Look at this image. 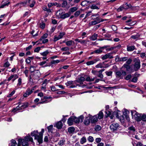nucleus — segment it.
Segmentation results:
<instances>
[{"mask_svg":"<svg viewBox=\"0 0 146 146\" xmlns=\"http://www.w3.org/2000/svg\"><path fill=\"white\" fill-rule=\"evenodd\" d=\"M38 96L40 97V99L39 98H37V103H38V104L47 103L49 102L48 101L47 99H50V101H51V97L50 96L44 97L43 94L42 92L38 93Z\"/></svg>","mask_w":146,"mask_h":146,"instance_id":"f257e3e1","label":"nucleus"},{"mask_svg":"<svg viewBox=\"0 0 146 146\" xmlns=\"http://www.w3.org/2000/svg\"><path fill=\"white\" fill-rule=\"evenodd\" d=\"M18 141L19 143H21L23 146H28V141H31L33 142V138L30 135L26 137L24 139H19Z\"/></svg>","mask_w":146,"mask_h":146,"instance_id":"f03ea898","label":"nucleus"},{"mask_svg":"<svg viewBox=\"0 0 146 146\" xmlns=\"http://www.w3.org/2000/svg\"><path fill=\"white\" fill-rule=\"evenodd\" d=\"M131 113L132 118L138 122H140L141 114L138 113L134 110H131Z\"/></svg>","mask_w":146,"mask_h":146,"instance_id":"7ed1b4c3","label":"nucleus"},{"mask_svg":"<svg viewBox=\"0 0 146 146\" xmlns=\"http://www.w3.org/2000/svg\"><path fill=\"white\" fill-rule=\"evenodd\" d=\"M28 104L27 103H22L20 104L15 108H13L12 110V111L14 112H16L17 110L25 108L28 106Z\"/></svg>","mask_w":146,"mask_h":146,"instance_id":"20e7f679","label":"nucleus"},{"mask_svg":"<svg viewBox=\"0 0 146 146\" xmlns=\"http://www.w3.org/2000/svg\"><path fill=\"white\" fill-rule=\"evenodd\" d=\"M44 131V129H42L41 131L38 133V135H37V140L39 144L42 143L43 142V135Z\"/></svg>","mask_w":146,"mask_h":146,"instance_id":"39448f33","label":"nucleus"},{"mask_svg":"<svg viewBox=\"0 0 146 146\" xmlns=\"http://www.w3.org/2000/svg\"><path fill=\"white\" fill-rule=\"evenodd\" d=\"M126 75V72L124 71H122V72L119 71H117L115 72V76L117 78L122 79L123 76H125Z\"/></svg>","mask_w":146,"mask_h":146,"instance_id":"423d86ee","label":"nucleus"},{"mask_svg":"<svg viewBox=\"0 0 146 146\" xmlns=\"http://www.w3.org/2000/svg\"><path fill=\"white\" fill-rule=\"evenodd\" d=\"M119 128V125L117 123H113L111 124L110 126V128L111 130L115 131H117Z\"/></svg>","mask_w":146,"mask_h":146,"instance_id":"0eeeda50","label":"nucleus"},{"mask_svg":"<svg viewBox=\"0 0 146 146\" xmlns=\"http://www.w3.org/2000/svg\"><path fill=\"white\" fill-rule=\"evenodd\" d=\"M73 117L74 121L76 123H78L80 122H82L84 118L83 115H82L78 118L75 116H73Z\"/></svg>","mask_w":146,"mask_h":146,"instance_id":"6e6552de","label":"nucleus"},{"mask_svg":"<svg viewBox=\"0 0 146 146\" xmlns=\"http://www.w3.org/2000/svg\"><path fill=\"white\" fill-rule=\"evenodd\" d=\"M36 86L33 88L31 90L29 89H28L24 94L23 96L24 97H27L30 95L33 92L34 90L36 89Z\"/></svg>","mask_w":146,"mask_h":146,"instance_id":"1a4fd4ad","label":"nucleus"},{"mask_svg":"<svg viewBox=\"0 0 146 146\" xmlns=\"http://www.w3.org/2000/svg\"><path fill=\"white\" fill-rule=\"evenodd\" d=\"M140 61L139 60H137L135 62L134 66V71H137L139 69L140 67Z\"/></svg>","mask_w":146,"mask_h":146,"instance_id":"9d476101","label":"nucleus"},{"mask_svg":"<svg viewBox=\"0 0 146 146\" xmlns=\"http://www.w3.org/2000/svg\"><path fill=\"white\" fill-rule=\"evenodd\" d=\"M125 68H126V70L129 73H131L134 72V70L131 68V67L128 65L125 64L123 66Z\"/></svg>","mask_w":146,"mask_h":146,"instance_id":"9b49d317","label":"nucleus"},{"mask_svg":"<svg viewBox=\"0 0 146 146\" xmlns=\"http://www.w3.org/2000/svg\"><path fill=\"white\" fill-rule=\"evenodd\" d=\"M18 76L16 74L11 75L8 79L7 80L10 81L12 79V82H14L15 80L18 78Z\"/></svg>","mask_w":146,"mask_h":146,"instance_id":"f8f14e48","label":"nucleus"},{"mask_svg":"<svg viewBox=\"0 0 146 146\" xmlns=\"http://www.w3.org/2000/svg\"><path fill=\"white\" fill-rule=\"evenodd\" d=\"M90 117V120L92 123H95L98 120V117L97 115H95L92 116V115H89Z\"/></svg>","mask_w":146,"mask_h":146,"instance_id":"ddd939ff","label":"nucleus"},{"mask_svg":"<svg viewBox=\"0 0 146 146\" xmlns=\"http://www.w3.org/2000/svg\"><path fill=\"white\" fill-rule=\"evenodd\" d=\"M90 117L89 115V116L85 119L84 123L85 125H88L90 124Z\"/></svg>","mask_w":146,"mask_h":146,"instance_id":"4468645a","label":"nucleus"},{"mask_svg":"<svg viewBox=\"0 0 146 146\" xmlns=\"http://www.w3.org/2000/svg\"><path fill=\"white\" fill-rule=\"evenodd\" d=\"M113 58V56L111 55V54L110 53H108L106 54L102 57V59L104 60L108 58L110 59H111Z\"/></svg>","mask_w":146,"mask_h":146,"instance_id":"2eb2a0df","label":"nucleus"},{"mask_svg":"<svg viewBox=\"0 0 146 146\" xmlns=\"http://www.w3.org/2000/svg\"><path fill=\"white\" fill-rule=\"evenodd\" d=\"M100 59L99 58H97L94 59L93 60L90 61H88L86 63V64L87 65H93L94 64L96 63L97 62L99 61Z\"/></svg>","mask_w":146,"mask_h":146,"instance_id":"dca6fc26","label":"nucleus"},{"mask_svg":"<svg viewBox=\"0 0 146 146\" xmlns=\"http://www.w3.org/2000/svg\"><path fill=\"white\" fill-rule=\"evenodd\" d=\"M34 0H28L27 1L28 6H29L31 7H33L35 3Z\"/></svg>","mask_w":146,"mask_h":146,"instance_id":"f3484780","label":"nucleus"},{"mask_svg":"<svg viewBox=\"0 0 146 146\" xmlns=\"http://www.w3.org/2000/svg\"><path fill=\"white\" fill-rule=\"evenodd\" d=\"M75 44V42L72 40H67L66 45L68 46H73Z\"/></svg>","mask_w":146,"mask_h":146,"instance_id":"a211bd4d","label":"nucleus"},{"mask_svg":"<svg viewBox=\"0 0 146 146\" xmlns=\"http://www.w3.org/2000/svg\"><path fill=\"white\" fill-rule=\"evenodd\" d=\"M86 78V80L88 82H92L94 80V79L96 78V77L93 78H91L89 76L86 75L84 76Z\"/></svg>","mask_w":146,"mask_h":146,"instance_id":"6ab92c4d","label":"nucleus"},{"mask_svg":"<svg viewBox=\"0 0 146 146\" xmlns=\"http://www.w3.org/2000/svg\"><path fill=\"white\" fill-rule=\"evenodd\" d=\"M73 120V116L70 117L68 119L67 123L69 126L72 125L73 124L74 122Z\"/></svg>","mask_w":146,"mask_h":146,"instance_id":"aec40b11","label":"nucleus"},{"mask_svg":"<svg viewBox=\"0 0 146 146\" xmlns=\"http://www.w3.org/2000/svg\"><path fill=\"white\" fill-rule=\"evenodd\" d=\"M49 80H47L46 79H45L43 82L42 84V86L41 87V89H44L46 88V84L49 82Z\"/></svg>","mask_w":146,"mask_h":146,"instance_id":"412c9836","label":"nucleus"},{"mask_svg":"<svg viewBox=\"0 0 146 146\" xmlns=\"http://www.w3.org/2000/svg\"><path fill=\"white\" fill-rule=\"evenodd\" d=\"M73 81H68L67 83H65L66 85L68 86L70 88H74L76 87V86L74 85H71L70 86V85L72 84Z\"/></svg>","mask_w":146,"mask_h":146,"instance_id":"4be33fe9","label":"nucleus"},{"mask_svg":"<svg viewBox=\"0 0 146 146\" xmlns=\"http://www.w3.org/2000/svg\"><path fill=\"white\" fill-rule=\"evenodd\" d=\"M135 49V47L134 46H127V50L129 52H131L133 51Z\"/></svg>","mask_w":146,"mask_h":146,"instance_id":"5701e85b","label":"nucleus"},{"mask_svg":"<svg viewBox=\"0 0 146 146\" xmlns=\"http://www.w3.org/2000/svg\"><path fill=\"white\" fill-rule=\"evenodd\" d=\"M86 80V78L84 77H81L80 78H78L77 80V82L78 83H81L85 80Z\"/></svg>","mask_w":146,"mask_h":146,"instance_id":"b1692460","label":"nucleus"},{"mask_svg":"<svg viewBox=\"0 0 146 146\" xmlns=\"http://www.w3.org/2000/svg\"><path fill=\"white\" fill-rule=\"evenodd\" d=\"M63 126V124L61 121H60L58 122L56 124V127L58 129H60L62 128Z\"/></svg>","mask_w":146,"mask_h":146,"instance_id":"393cba45","label":"nucleus"},{"mask_svg":"<svg viewBox=\"0 0 146 146\" xmlns=\"http://www.w3.org/2000/svg\"><path fill=\"white\" fill-rule=\"evenodd\" d=\"M141 120L144 121H146V114H141V116L140 117V121Z\"/></svg>","mask_w":146,"mask_h":146,"instance_id":"a878e982","label":"nucleus"},{"mask_svg":"<svg viewBox=\"0 0 146 146\" xmlns=\"http://www.w3.org/2000/svg\"><path fill=\"white\" fill-rule=\"evenodd\" d=\"M70 14L69 13H66L63 14L61 15L60 16V18L62 19H65L66 18H67L70 16Z\"/></svg>","mask_w":146,"mask_h":146,"instance_id":"bb28decb","label":"nucleus"},{"mask_svg":"<svg viewBox=\"0 0 146 146\" xmlns=\"http://www.w3.org/2000/svg\"><path fill=\"white\" fill-rule=\"evenodd\" d=\"M98 35L96 34H94L90 37V39L94 41L96 40L97 38Z\"/></svg>","mask_w":146,"mask_h":146,"instance_id":"cd10ccee","label":"nucleus"},{"mask_svg":"<svg viewBox=\"0 0 146 146\" xmlns=\"http://www.w3.org/2000/svg\"><path fill=\"white\" fill-rule=\"evenodd\" d=\"M140 35L139 33H137L135 35H132L131 36V38L133 39L137 40L140 37Z\"/></svg>","mask_w":146,"mask_h":146,"instance_id":"c85d7f7f","label":"nucleus"},{"mask_svg":"<svg viewBox=\"0 0 146 146\" xmlns=\"http://www.w3.org/2000/svg\"><path fill=\"white\" fill-rule=\"evenodd\" d=\"M75 129L73 127H70L68 129V131L70 133H73Z\"/></svg>","mask_w":146,"mask_h":146,"instance_id":"c756f323","label":"nucleus"},{"mask_svg":"<svg viewBox=\"0 0 146 146\" xmlns=\"http://www.w3.org/2000/svg\"><path fill=\"white\" fill-rule=\"evenodd\" d=\"M94 2L92 1L90 2L89 1H87L86 0H85L84 1H83L81 3V5L82 6H84L85 5H87V4L89 3H92Z\"/></svg>","mask_w":146,"mask_h":146,"instance_id":"7c9ffc66","label":"nucleus"},{"mask_svg":"<svg viewBox=\"0 0 146 146\" xmlns=\"http://www.w3.org/2000/svg\"><path fill=\"white\" fill-rule=\"evenodd\" d=\"M124 9H125V6L124 5H123L117 9V10L118 12H119L123 11Z\"/></svg>","mask_w":146,"mask_h":146,"instance_id":"2f4dec72","label":"nucleus"},{"mask_svg":"<svg viewBox=\"0 0 146 146\" xmlns=\"http://www.w3.org/2000/svg\"><path fill=\"white\" fill-rule=\"evenodd\" d=\"M58 140V139H56L55 140L54 138L53 137H49V141L50 143H53L54 142H56Z\"/></svg>","mask_w":146,"mask_h":146,"instance_id":"473e14b6","label":"nucleus"},{"mask_svg":"<svg viewBox=\"0 0 146 146\" xmlns=\"http://www.w3.org/2000/svg\"><path fill=\"white\" fill-rule=\"evenodd\" d=\"M87 141L85 137H83L80 140V143L82 144H83L84 143H86Z\"/></svg>","mask_w":146,"mask_h":146,"instance_id":"72a5a7b5","label":"nucleus"},{"mask_svg":"<svg viewBox=\"0 0 146 146\" xmlns=\"http://www.w3.org/2000/svg\"><path fill=\"white\" fill-rule=\"evenodd\" d=\"M82 11V9H81L76 11L74 13V16L76 17H78L80 15Z\"/></svg>","mask_w":146,"mask_h":146,"instance_id":"f704fd0d","label":"nucleus"},{"mask_svg":"<svg viewBox=\"0 0 146 146\" xmlns=\"http://www.w3.org/2000/svg\"><path fill=\"white\" fill-rule=\"evenodd\" d=\"M105 113L107 114V116H109L111 114L112 111L110 110L109 109L106 110Z\"/></svg>","mask_w":146,"mask_h":146,"instance_id":"c9c22d12","label":"nucleus"},{"mask_svg":"<svg viewBox=\"0 0 146 146\" xmlns=\"http://www.w3.org/2000/svg\"><path fill=\"white\" fill-rule=\"evenodd\" d=\"M103 116L104 115L103 112L101 111H100L98 114V118L100 119L103 118Z\"/></svg>","mask_w":146,"mask_h":146,"instance_id":"e433bc0d","label":"nucleus"},{"mask_svg":"<svg viewBox=\"0 0 146 146\" xmlns=\"http://www.w3.org/2000/svg\"><path fill=\"white\" fill-rule=\"evenodd\" d=\"M31 135L32 136L34 137V139H36V131H34L32 132Z\"/></svg>","mask_w":146,"mask_h":146,"instance_id":"4c0bfd02","label":"nucleus"},{"mask_svg":"<svg viewBox=\"0 0 146 146\" xmlns=\"http://www.w3.org/2000/svg\"><path fill=\"white\" fill-rule=\"evenodd\" d=\"M65 35V33L63 32H61L60 33L59 35L58 36L60 39L62 38L63 36Z\"/></svg>","mask_w":146,"mask_h":146,"instance_id":"58836bf2","label":"nucleus"},{"mask_svg":"<svg viewBox=\"0 0 146 146\" xmlns=\"http://www.w3.org/2000/svg\"><path fill=\"white\" fill-rule=\"evenodd\" d=\"M78 9L77 7H72L70 8V11L72 13L76 11Z\"/></svg>","mask_w":146,"mask_h":146,"instance_id":"ea45409f","label":"nucleus"},{"mask_svg":"<svg viewBox=\"0 0 146 146\" xmlns=\"http://www.w3.org/2000/svg\"><path fill=\"white\" fill-rule=\"evenodd\" d=\"M27 1L24 2H21L19 4L21 5L22 6H28Z\"/></svg>","mask_w":146,"mask_h":146,"instance_id":"a19ab883","label":"nucleus"},{"mask_svg":"<svg viewBox=\"0 0 146 146\" xmlns=\"http://www.w3.org/2000/svg\"><path fill=\"white\" fill-rule=\"evenodd\" d=\"M10 3V2H8L7 3H4V4L2 5L0 7L1 8H3L7 6Z\"/></svg>","mask_w":146,"mask_h":146,"instance_id":"79ce46f5","label":"nucleus"},{"mask_svg":"<svg viewBox=\"0 0 146 146\" xmlns=\"http://www.w3.org/2000/svg\"><path fill=\"white\" fill-rule=\"evenodd\" d=\"M101 129V127L99 125H96L95 127V130L96 131H98L100 130Z\"/></svg>","mask_w":146,"mask_h":146,"instance_id":"37998d69","label":"nucleus"},{"mask_svg":"<svg viewBox=\"0 0 146 146\" xmlns=\"http://www.w3.org/2000/svg\"><path fill=\"white\" fill-rule=\"evenodd\" d=\"M91 9H99V8L97 7L96 5L93 4L90 7Z\"/></svg>","mask_w":146,"mask_h":146,"instance_id":"c03bdc74","label":"nucleus"},{"mask_svg":"<svg viewBox=\"0 0 146 146\" xmlns=\"http://www.w3.org/2000/svg\"><path fill=\"white\" fill-rule=\"evenodd\" d=\"M95 67L96 68H103V63H100L96 65Z\"/></svg>","mask_w":146,"mask_h":146,"instance_id":"a18cd8bd","label":"nucleus"},{"mask_svg":"<svg viewBox=\"0 0 146 146\" xmlns=\"http://www.w3.org/2000/svg\"><path fill=\"white\" fill-rule=\"evenodd\" d=\"M136 21H133L129 23H127L126 25L128 26H132L135 25L136 23Z\"/></svg>","mask_w":146,"mask_h":146,"instance_id":"49530a36","label":"nucleus"},{"mask_svg":"<svg viewBox=\"0 0 146 146\" xmlns=\"http://www.w3.org/2000/svg\"><path fill=\"white\" fill-rule=\"evenodd\" d=\"M116 117L118 118H119L120 120H123L124 119V117H123V116H119V113L118 112L117 113H116Z\"/></svg>","mask_w":146,"mask_h":146,"instance_id":"de8ad7c7","label":"nucleus"},{"mask_svg":"<svg viewBox=\"0 0 146 146\" xmlns=\"http://www.w3.org/2000/svg\"><path fill=\"white\" fill-rule=\"evenodd\" d=\"M49 53V52H48V50H47L41 53L40 54L41 55L44 56H46L47 54H48Z\"/></svg>","mask_w":146,"mask_h":146,"instance_id":"09e8293b","label":"nucleus"},{"mask_svg":"<svg viewBox=\"0 0 146 146\" xmlns=\"http://www.w3.org/2000/svg\"><path fill=\"white\" fill-rule=\"evenodd\" d=\"M69 48L68 47L66 46L62 48H61V50L63 51H68L69 50Z\"/></svg>","mask_w":146,"mask_h":146,"instance_id":"8fccbe9b","label":"nucleus"},{"mask_svg":"<svg viewBox=\"0 0 146 146\" xmlns=\"http://www.w3.org/2000/svg\"><path fill=\"white\" fill-rule=\"evenodd\" d=\"M132 77L131 75L130 74L127 75L125 78V79L127 80H128L131 79Z\"/></svg>","mask_w":146,"mask_h":146,"instance_id":"3c124183","label":"nucleus"},{"mask_svg":"<svg viewBox=\"0 0 146 146\" xmlns=\"http://www.w3.org/2000/svg\"><path fill=\"white\" fill-rule=\"evenodd\" d=\"M67 5V2L66 1H64L62 4V7L63 8L66 7Z\"/></svg>","mask_w":146,"mask_h":146,"instance_id":"603ef678","label":"nucleus"},{"mask_svg":"<svg viewBox=\"0 0 146 146\" xmlns=\"http://www.w3.org/2000/svg\"><path fill=\"white\" fill-rule=\"evenodd\" d=\"M35 69L36 67L35 66H32L30 67V70L31 72H33L35 70Z\"/></svg>","mask_w":146,"mask_h":146,"instance_id":"864d4df0","label":"nucleus"},{"mask_svg":"<svg viewBox=\"0 0 146 146\" xmlns=\"http://www.w3.org/2000/svg\"><path fill=\"white\" fill-rule=\"evenodd\" d=\"M128 59L127 57H123L120 58V62H124L126 61Z\"/></svg>","mask_w":146,"mask_h":146,"instance_id":"5fc2aeb1","label":"nucleus"},{"mask_svg":"<svg viewBox=\"0 0 146 146\" xmlns=\"http://www.w3.org/2000/svg\"><path fill=\"white\" fill-rule=\"evenodd\" d=\"M88 140L90 142H92L94 140L93 137L91 136H89L88 138Z\"/></svg>","mask_w":146,"mask_h":146,"instance_id":"6e6d98bb","label":"nucleus"},{"mask_svg":"<svg viewBox=\"0 0 146 146\" xmlns=\"http://www.w3.org/2000/svg\"><path fill=\"white\" fill-rule=\"evenodd\" d=\"M45 27V24L44 23H40V27L42 29H44Z\"/></svg>","mask_w":146,"mask_h":146,"instance_id":"4d7b16f0","label":"nucleus"},{"mask_svg":"<svg viewBox=\"0 0 146 146\" xmlns=\"http://www.w3.org/2000/svg\"><path fill=\"white\" fill-rule=\"evenodd\" d=\"M102 52V50L100 49H99L94 51L93 53L99 54Z\"/></svg>","mask_w":146,"mask_h":146,"instance_id":"13d9d810","label":"nucleus"},{"mask_svg":"<svg viewBox=\"0 0 146 146\" xmlns=\"http://www.w3.org/2000/svg\"><path fill=\"white\" fill-rule=\"evenodd\" d=\"M48 34L46 33L44 34L40 38V40H42L43 39L46 38L48 36Z\"/></svg>","mask_w":146,"mask_h":146,"instance_id":"bf43d9fd","label":"nucleus"},{"mask_svg":"<svg viewBox=\"0 0 146 146\" xmlns=\"http://www.w3.org/2000/svg\"><path fill=\"white\" fill-rule=\"evenodd\" d=\"M137 79H138L137 77H135L132 78L131 81L133 82L136 83L137 82Z\"/></svg>","mask_w":146,"mask_h":146,"instance_id":"052dcab7","label":"nucleus"},{"mask_svg":"<svg viewBox=\"0 0 146 146\" xmlns=\"http://www.w3.org/2000/svg\"><path fill=\"white\" fill-rule=\"evenodd\" d=\"M88 41V40H81L80 43L82 44H85L87 43V42Z\"/></svg>","mask_w":146,"mask_h":146,"instance_id":"680f3d73","label":"nucleus"},{"mask_svg":"<svg viewBox=\"0 0 146 146\" xmlns=\"http://www.w3.org/2000/svg\"><path fill=\"white\" fill-rule=\"evenodd\" d=\"M106 74L108 76H112V71H106Z\"/></svg>","mask_w":146,"mask_h":146,"instance_id":"e2e57ef3","label":"nucleus"},{"mask_svg":"<svg viewBox=\"0 0 146 146\" xmlns=\"http://www.w3.org/2000/svg\"><path fill=\"white\" fill-rule=\"evenodd\" d=\"M129 129L130 130V132H134L135 131V129L133 126L130 127L129 128Z\"/></svg>","mask_w":146,"mask_h":146,"instance_id":"0e129e2a","label":"nucleus"},{"mask_svg":"<svg viewBox=\"0 0 146 146\" xmlns=\"http://www.w3.org/2000/svg\"><path fill=\"white\" fill-rule=\"evenodd\" d=\"M60 62V60H53L51 62V63L52 64H55L58 63Z\"/></svg>","mask_w":146,"mask_h":146,"instance_id":"69168bd1","label":"nucleus"},{"mask_svg":"<svg viewBox=\"0 0 146 146\" xmlns=\"http://www.w3.org/2000/svg\"><path fill=\"white\" fill-rule=\"evenodd\" d=\"M96 21L98 23H100L101 22H102L103 21L102 20V19H101L98 17H97L96 18Z\"/></svg>","mask_w":146,"mask_h":146,"instance_id":"338daca9","label":"nucleus"},{"mask_svg":"<svg viewBox=\"0 0 146 146\" xmlns=\"http://www.w3.org/2000/svg\"><path fill=\"white\" fill-rule=\"evenodd\" d=\"M60 39L58 36L55 35L54 38L53 40L54 42H56Z\"/></svg>","mask_w":146,"mask_h":146,"instance_id":"774afa93","label":"nucleus"}]
</instances>
